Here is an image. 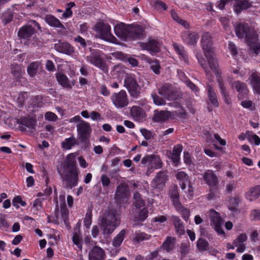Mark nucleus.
Wrapping results in <instances>:
<instances>
[{
    "label": "nucleus",
    "instance_id": "b1692460",
    "mask_svg": "<svg viewBox=\"0 0 260 260\" xmlns=\"http://www.w3.org/2000/svg\"><path fill=\"white\" fill-rule=\"evenodd\" d=\"M176 177L179 181L181 188L184 190L186 188V184L190 182L188 175L183 171L178 170L176 174Z\"/></svg>",
    "mask_w": 260,
    "mask_h": 260
},
{
    "label": "nucleus",
    "instance_id": "338daca9",
    "mask_svg": "<svg viewBox=\"0 0 260 260\" xmlns=\"http://www.w3.org/2000/svg\"><path fill=\"white\" fill-rule=\"evenodd\" d=\"M45 118L49 121H55L57 118L55 114L51 112H48L45 114Z\"/></svg>",
    "mask_w": 260,
    "mask_h": 260
},
{
    "label": "nucleus",
    "instance_id": "393cba45",
    "mask_svg": "<svg viewBox=\"0 0 260 260\" xmlns=\"http://www.w3.org/2000/svg\"><path fill=\"white\" fill-rule=\"evenodd\" d=\"M173 223L175 226L176 233L179 236L185 234V228L181 219L177 216L173 215L171 217Z\"/></svg>",
    "mask_w": 260,
    "mask_h": 260
},
{
    "label": "nucleus",
    "instance_id": "1a4fd4ad",
    "mask_svg": "<svg viewBox=\"0 0 260 260\" xmlns=\"http://www.w3.org/2000/svg\"><path fill=\"white\" fill-rule=\"evenodd\" d=\"M129 196L130 192L127 184L122 183L117 187L115 198L118 202L122 203L127 201Z\"/></svg>",
    "mask_w": 260,
    "mask_h": 260
},
{
    "label": "nucleus",
    "instance_id": "4d7b16f0",
    "mask_svg": "<svg viewBox=\"0 0 260 260\" xmlns=\"http://www.w3.org/2000/svg\"><path fill=\"white\" fill-rule=\"evenodd\" d=\"M154 103L157 106L164 105L166 104V101L162 98L159 97L155 93L152 94Z\"/></svg>",
    "mask_w": 260,
    "mask_h": 260
},
{
    "label": "nucleus",
    "instance_id": "0e129e2a",
    "mask_svg": "<svg viewBox=\"0 0 260 260\" xmlns=\"http://www.w3.org/2000/svg\"><path fill=\"white\" fill-rule=\"evenodd\" d=\"M250 216L251 219L253 220H260V210L254 209L252 210Z\"/></svg>",
    "mask_w": 260,
    "mask_h": 260
},
{
    "label": "nucleus",
    "instance_id": "72a5a7b5",
    "mask_svg": "<svg viewBox=\"0 0 260 260\" xmlns=\"http://www.w3.org/2000/svg\"><path fill=\"white\" fill-rule=\"evenodd\" d=\"M41 62L36 61L31 62L27 67V72L30 77H34L37 74L39 67L41 66Z\"/></svg>",
    "mask_w": 260,
    "mask_h": 260
},
{
    "label": "nucleus",
    "instance_id": "ea45409f",
    "mask_svg": "<svg viewBox=\"0 0 260 260\" xmlns=\"http://www.w3.org/2000/svg\"><path fill=\"white\" fill-rule=\"evenodd\" d=\"M248 80L253 89L254 88H257V86L260 83V74L258 72L252 73Z\"/></svg>",
    "mask_w": 260,
    "mask_h": 260
},
{
    "label": "nucleus",
    "instance_id": "39448f33",
    "mask_svg": "<svg viewBox=\"0 0 260 260\" xmlns=\"http://www.w3.org/2000/svg\"><path fill=\"white\" fill-rule=\"evenodd\" d=\"M62 180L66 188H72L77 186L78 182V169L58 170Z\"/></svg>",
    "mask_w": 260,
    "mask_h": 260
},
{
    "label": "nucleus",
    "instance_id": "ddd939ff",
    "mask_svg": "<svg viewBox=\"0 0 260 260\" xmlns=\"http://www.w3.org/2000/svg\"><path fill=\"white\" fill-rule=\"evenodd\" d=\"M145 36L143 28L140 25H129L127 40L141 39Z\"/></svg>",
    "mask_w": 260,
    "mask_h": 260
},
{
    "label": "nucleus",
    "instance_id": "09e8293b",
    "mask_svg": "<svg viewBox=\"0 0 260 260\" xmlns=\"http://www.w3.org/2000/svg\"><path fill=\"white\" fill-rule=\"evenodd\" d=\"M209 244L207 241L199 239L197 241V247L200 251H205L207 249Z\"/></svg>",
    "mask_w": 260,
    "mask_h": 260
},
{
    "label": "nucleus",
    "instance_id": "79ce46f5",
    "mask_svg": "<svg viewBox=\"0 0 260 260\" xmlns=\"http://www.w3.org/2000/svg\"><path fill=\"white\" fill-rule=\"evenodd\" d=\"M134 204L136 209L139 210L142 207V208L144 207L145 204L144 201L141 198L140 194L138 193L137 192L134 193Z\"/></svg>",
    "mask_w": 260,
    "mask_h": 260
},
{
    "label": "nucleus",
    "instance_id": "5701e85b",
    "mask_svg": "<svg viewBox=\"0 0 260 260\" xmlns=\"http://www.w3.org/2000/svg\"><path fill=\"white\" fill-rule=\"evenodd\" d=\"M232 86L239 92V96L240 98H242L244 95L248 94V89L246 84L244 83L236 81L233 83Z\"/></svg>",
    "mask_w": 260,
    "mask_h": 260
},
{
    "label": "nucleus",
    "instance_id": "c756f323",
    "mask_svg": "<svg viewBox=\"0 0 260 260\" xmlns=\"http://www.w3.org/2000/svg\"><path fill=\"white\" fill-rule=\"evenodd\" d=\"M34 28L31 26H24L19 30L18 36L22 38L26 39L31 37L34 34Z\"/></svg>",
    "mask_w": 260,
    "mask_h": 260
},
{
    "label": "nucleus",
    "instance_id": "49530a36",
    "mask_svg": "<svg viewBox=\"0 0 260 260\" xmlns=\"http://www.w3.org/2000/svg\"><path fill=\"white\" fill-rule=\"evenodd\" d=\"M247 236L245 233L241 234L236 239L233 241V244L235 246H239V245L242 244L243 243L247 240Z\"/></svg>",
    "mask_w": 260,
    "mask_h": 260
},
{
    "label": "nucleus",
    "instance_id": "cd10ccee",
    "mask_svg": "<svg viewBox=\"0 0 260 260\" xmlns=\"http://www.w3.org/2000/svg\"><path fill=\"white\" fill-rule=\"evenodd\" d=\"M55 48L58 52L66 54H71L73 52V48L68 43H58L55 45Z\"/></svg>",
    "mask_w": 260,
    "mask_h": 260
},
{
    "label": "nucleus",
    "instance_id": "bb28decb",
    "mask_svg": "<svg viewBox=\"0 0 260 260\" xmlns=\"http://www.w3.org/2000/svg\"><path fill=\"white\" fill-rule=\"evenodd\" d=\"M172 92V87L170 83L164 84L158 89L159 94L169 100L172 99L171 94Z\"/></svg>",
    "mask_w": 260,
    "mask_h": 260
},
{
    "label": "nucleus",
    "instance_id": "423d86ee",
    "mask_svg": "<svg viewBox=\"0 0 260 260\" xmlns=\"http://www.w3.org/2000/svg\"><path fill=\"white\" fill-rule=\"evenodd\" d=\"M207 214H208L209 216L211 225L214 230L219 236H222L225 238V233L221 227L223 221L219 214L213 209L210 210Z\"/></svg>",
    "mask_w": 260,
    "mask_h": 260
},
{
    "label": "nucleus",
    "instance_id": "13d9d810",
    "mask_svg": "<svg viewBox=\"0 0 260 260\" xmlns=\"http://www.w3.org/2000/svg\"><path fill=\"white\" fill-rule=\"evenodd\" d=\"M112 74L113 75L120 76L124 73L123 68L119 64L116 65L113 67L112 70Z\"/></svg>",
    "mask_w": 260,
    "mask_h": 260
},
{
    "label": "nucleus",
    "instance_id": "6ab92c4d",
    "mask_svg": "<svg viewBox=\"0 0 260 260\" xmlns=\"http://www.w3.org/2000/svg\"><path fill=\"white\" fill-rule=\"evenodd\" d=\"M141 47L142 49L148 50L150 53H155L159 51V44L154 40H150L147 43H141Z\"/></svg>",
    "mask_w": 260,
    "mask_h": 260
},
{
    "label": "nucleus",
    "instance_id": "69168bd1",
    "mask_svg": "<svg viewBox=\"0 0 260 260\" xmlns=\"http://www.w3.org/2000/svg\"><path fill=\"white\" fill-rule=\"evenodd\" d=\"M232 1V0H220L217 3V7L220 10H223L225 8L226 6L231 4Z\"/></svg>",
    "mask_w": 260,
    "mask_h": 260
},
{
    "label": "nucleus",
    "instance_id": "864d4df0",
    "mask_svg": "<svg viewBox=\"0 0 260 260\" xmlns=\"http://www.w3.org/2000/svg\"><path fill=\"white\" fill-rule=\"evenodd\" d=\"M140 132L146 140H151L154 138V134L147 129L142 128L140 129Z\"/></svg>",
    "mask_w": 260,
    "mask_h": 260
},
{
    "label": "nucleus",
    "instance_id": "a18cd8bd",
    "mask_svg": "<svg viewBox=\"0 0 260 260\" xmlns=\"http://www.w3.org/2000/svg\"><path fill=\"white\" fill-rule=\"evenodd\" d=\"M150 69L156 74L160 73V65L159 62L156 60H151L149 61Z\"/></svg>",
    "mask_w": 260,
    "mask_h": 260
},
{
    "label": "nucleus",
    "instance_id": "58836bf2",
    "mask_svg": "<svg viewBox=\"0 0 260 260\" xmlns=\"http://www.w3.org/2000/svg\"><path fill=\"white\" fill-rule=\"evenodd\" d=\"M151 236L143 232H136L133 235V240L136 242L149 240Z\"/></svg>",
    "mask_w": 260,
    "mask_h": 260
},
{
    "label": "nucleus",
    "instance_id": "603ef678",
    "mask_svg": "<svg viewBox=\"0 0 260 260\" xmlns=\"http://www.w3.org/2000/svg\"><path fill=\"white\" fill-rule=\"evenodd\" d=\"M92 223V213L91 211L87 212L84 220V226L89 229Z\"/></svg>",
    "mask_w": 260,
    "mask_h": 260
},
{
    "label": "nucleus",
    "instance_id": "2f4dec72",
    "mask_svg": "<svg viewBox=\"0 0 260 260\" xmlns=\"http://www.w3.org/2000/svg\"><path fill=\"white\" fill-rule=\"evenodd\" d=\"M220 93L224 99V102L229 104L230 101L229 100V93L226 89V87L222 79H218L217 80Z\"/></svg>",
    "mask_w": 260,
    "mask_h": 260
},
{
    "label": "nucleus",
    "instance_id": "c85d7f7f",
    "mask_svg": "<svg viewBox=\"0 0 260 260\" xmlns=\"http://www.w3.org/2000/svg\"><path fill=\"white\" fill-rule=\"evenodd\" d=\"M173 116L174 114L171 112L161 111L154 114L153 120L155 122H162Z\"/></svg>",
    "mask_w": 260,
    "mask_h": 260
},
{
    "label": "nucleus",
    "instance_id": "6e6d98bb",
    "mask_svg": "<svg viewBox=\"0 0 260 260\" xmlns=\"http://www.w3.org/2000/svg\"><path fill=\"white\" fill-rule=\"evenodd\" d=\"M12 204L14 207H16L18 208L19 207L20 205H21L22 206H25L26 203L25 202L22 200L20 197L17 196L13 199L12 201Z\"/></svg>",
    "mask_w": 260,
    "mask_h": 260
},
{
    "label": "nucleus",
    "instance_id": "9b49d317",
    "mask_svg": "<svg viewBox=\"0 0 260 260\" xmlns=\"http://www.w3.org/2000/svg\"><path fill=\"white\" fill-rule=\"evenodd\" d=\"M77 131L79 139L84 141L89 138L92 129L89 123L84 121L78 123L77 125Z\"/></svg>",
    "mask_w": 260,
    "mask_h": 260
},
{
    "label": "nucleus",
    "instance_id": "680f3d73",
    "mask_svg": "<svg viewBox=\"0 0 260 260\" xmlns=\"http://www.w3.org/2000/svg\"><path fill=\"white\" fill-rule=\"evenodd\" d=\"M176 106L179 108L178 110L175 112L176 115L181 117L184 118L186 115V112L183 108L179 104H176Z\"/></svg>",
    "mask_w": 260,
    "mask_h": 260
},
{
    "label": "nucleus",
    "instance_id": "0eeeda50",
    "mask_svg": "<svg viewBox=\"0 0 260 260\" xmlns=\"http://www.w3.org/2000/svg\"><path fill=\"white\" fill-rule=\"evenodd\" d=\"M94 29L102 39L113 42L115 39L111 32V26L108 24L98 22L95 25Z\"/></svg>",
    "mask_w": 260,
    "mask_h": 260
},
{
    "label": "nucleus",
    "instance_id": "f704fd0d",
    "mask_svg": "<svg viewBox=\"0 0 260 260\" xmlns=\"http://www.w3.org/2000/svg\"><path fill=\"white\" fill-rule=\"evenodd\" d=\"M169 195L175 207H179V193L176 186H173L170 190Z\"/></svg>",
    "mask_w": 260,
    "mask_h": 260
},
{
    "label": "nucleus",
    "instance_id": "f03ea898",
    "mask_svg": "<svg viewBox=\"0 0 260 260\" xmlns=\"http://www.w3.org/2000/svg\"><path fill=\"white\" fill-rule=\"evenodd\" d=\"M212 37L208 32L203 34L201 40V46L204 51L209 67L215 75L218 76V64L216 58L214 56L213 49L212 48Z\"/></svg>",
    "mask_w": 260,
    "mask_h": 260
},
{
    "label": "nucleus",
    "instance_id": "37998d69",
    "mask_svg": "<svg viewBox=\"0 0 260 260\" xmlns=\"http://www.w3.org/2000/svg\"><path fill=\"white\" fill-rule=\"evenodd\" d=\"M196 57L198 60L199 62L202 66V67L204 68L205 72H206V75L208 77V78L209 79L211 76L210 72L207 67L206 66V64L205 63V61L204 59L203 58L202 55L201 53L197 52L196 54Z\"/></svg>",
    "mask_w": 260,
    "mask_h": 260
},
{
    "label": "nucleus",
    "instance_id": "aec40b11",
    "mask_svg": "<svg viewBox=\"0 0 260 260\" xmlns=\"http://www.w3.org/2000/svg\"><path fill=\"white\" fill-rule=\"evenodd\" d=\"M130 115L136 121H141L143 120L146 116L144 110L140 107L136 106L131 107L130 109Z\"/></svg>",
    "mask_w": 260,
    "mask_h": 260
},
{
    "label": "nucleus",
    "instance_id": "c9c22d12",
    "mask_svg": "<svg viewBox=\"0 0 260 260\" xmlns=\"http://www.w3.org/2000/svg\"><path fill=\"white\" fill-rule=\"evenodd\" d=\"M78 144L76 139L74 136L69 138H66L61 143L62 147L64 149L70 150L72 147Z\"/></svg>",
    "mask_w": 260,
    "mask_h": 260
},
{
    "label": "nucleus",
    "instance_id": "4468645a",
    "mask_svg": "<svg viewBox=\"0 0 260 260\" xmlns=\"http://www.w3.org/2000/svg\"><path fill=\"white\" fill-rule=\"evenodd\" d=\"M168 180V176L165 172H159L155 176L151 183L154 189H162Z\"/></svg>",
    "mask_w": 260,
    "mask_h": 260
},
{
    "label": "nucleus",
    "instance_id": "c03bdc74",
    "mask_svg": "<svg viewBox=\"0 0 260 260\" xmlns=\"http://www.w3.org/2000/svg\"><path fill=\"white\" fill-rule=\"evenodd\" d=\"M175 208L182 215V218L187 221L189 217L190 211L187 209L183 207L181 204H180L179 207H175Z\"/></svg>",
    "mask_w": 260,
    "mask_h": 260
},
{
    "label": "nucleus",
    "instance_id": "4c0bfd02",
    "mask_svg": "<svg viewBox=\"0 0 260 260\" xmlns=\"http://www.w3.org/2000/svg\"><path fill=\"white\" fill-rule=\"evenodd\" d=\"M56 79L58 83L63 87L66 88H71L68 77L61 73H59L56 74Z\"/></svg>",
    "mask_w": 260,
    "mask_h": 260
},
{
    "label": "nucleus",
    "instance_id": "9d476101",
    "mask_svg": "<svg viewBox=\"0 0 260 260\" xmlns=\"http://www.w3.org/2000/svg\"><path fill=\"white\" fill-rule=\"evenodd\" d=\"M124 85L132 96L134 98L138 96L140 88L134 77L131 76L127 77L124 80Z\"/></svg>",
    "mask_w": 260,
    "mask_h": 260
},
{
    "label": "nucleus",
    "instance_id": "6e6552de",
    "mask_svg": "<svg viewBox=\"0 0 260 260\" xmlns=\"http://www.w3.org/2000/svg\"><path fill=\"white\" fill-rule=\"evenodd\" d=\"M112 104L117 109H122L129 104V99L124 90L113 93L111 96Z\"/></svg>",
    "mask_w": 260,
    "mask_h": 260
},
{
    "label": "nucleus",
    "instance_id": "bf43d9fd",
    "mask_svg": "<svg viewBox=\"0 0 260 260\" xmlns=\"http://www.w3.org/2000/svg\"><path fill=\"white\" fill-rule=\"evenodd\" d=\"M173 47L175 51L178 53L183 58L186 60V53L183 47H179L176 43L173 44Z\"/></svg>",
    "mask_w": 260,
    "mask_h": 260
},
{
    "label": "nucleus",
    "instance_id": "20e7f679",
    "mask_svg": "<svg viewBox=\"0 0 260 260\" xmlns=\"http://www.w3.org/2000/svg\"><path fill=\"white\" fill-rule=\"evenodd\" d=\"M235 31L239 38H244L246 42L252 43L257 40V35L254 29L244 23H237L234 25Z\"/></svg>",
    "mask_w": 260,
    "mask_h": 260
},
{
    "label": "nucleus",
    "instance_id": "a878e982",
    "mask_svg": "<svg viewBox=\"0 0 260 260\" xmlns=\"http://www.w3.org/2000/svg\"><path fill=\"white\" fill-rule=\"evenodd\" d=\"M127 233V231L126 229H122L121 230L118 234L113 238L112 240V245L115 247H119L126 237Z\"/></svg>",
    "mask_w": 260,
    "mask_h": 260
},
{
    "label": "nucleus",
    "instance_id": "8fccbe9b",
    "mask_svg": "<svg viewBox=\"0 0 260 260\" xmlns=\"http://www.w3.org/2000/svg\"><path fill=\"white\" fill-rule=\"evenodd\" d=\"M72 240L74 244L80 249H82V243L81 238L80 234L78 233L75 232L73 233Z\"/></svg>",
    "mask_w": 260,
    "mask_h": 260
},
{
    "label": "nucleus",
    "instance_id": "f257e3e1",
    "mask_svg": "<svg viewBox=\"0 0 260 260\" xmlns=\"http://www.w3.org/2000/svg\"><path fill=\"white\" fill-rule=\"evenodd\" d=\"M120 215L112 209L106 210L99 220V225L104 235H109L120 224Z\"/></svg>",
    "mask_w": 260,
    "mask_h": 260
},
{
    "label": "nucleus",
    "instance_id": "4be33fe9",
    "mask_svg": "<svg viewBox=\"0 0 260 260\" xmlns=\"http://www.w3.org/2000/svg\"><path fill=\"white\" fill-rule=\"evenodd\" d=\"M44 20L51 27L64 29V25L61 23L60 20L53 15H46L44 17Z\"/></svg>",
    "mask_w": 260,
    "mask_h": 260
},
{
    "label": "nucleus",
    "instance_id": "2eb2a0df",
    "mask_svg": "<svg viewBox=\"0 0 260 260\" xmlns=\"http://www.w3.org/2000/svg\"><path fill=\"white\" fill-rule=\"evenodd\" d=\"M129 27V25H126L122 22L119 23L114 27L115 34L121 39L127 40Z\"/></svg>",
    "mask_w": 260,
    "mask_h": 260
},
{
    "label": "nucleus",
    "instance_id": "052dcab7",
    "mask_svg": "<svg viewBox=\"0 0 260 260\" xmlns=\"http://www.w3.org/2000/svg\"><path fill=\"white\" fill-rule=\"evenodd\" d=\"M39 198L36 199L32 204L33 207L35 208L37 210H39L42 207V202L46 199L44 197H39Z\"/></svg>",
    "mask_w": 260,
    "mask_h": 260
},
{
    "label": "nucleus",
    "instance_id": "412c9836",
    "mask_svg": "<svg viewBox=\"0 0 260 260\" xmlns=\"http://www.w3.org/2000/svg\"><path fill=\"white\" fill-rule=\"evenodd\" d=\"M182 37L183 41L188 45H194L197 43L199 39V36L196 32H184Z\"/></svg>",
    "mask_w": 260,
    "mask_h": 260
},
{
    "label": "nucleus",
    "instance_id": "774afa93",
    "mask_svg": "<svg viewBox=\"0 0 260 260\" xmlns=\"http://www.w3.org/2000/svg\"><path fill=\"white\" fill-rule=\"evenodd\" d=\"M183 149V147L181 145L178 144L176 146H174L172 154H174L175 155L180 156V153L182 152Z\"/></svg>",
    "mask_w": 260,
    "mask_h": 260
},
{
    "label": "nucleus",
    "instance_id": "e2e57ef3",
    "mask_svg": "<svg viewBox=\"0 0 260 260\" xmlns=\"http://www.w3.org/2000/svg\"><path fill=\"white\" fill-rule=\"evenodd\" d=\"M101 181L104 187L108 186L111 182L110 178L105 174L102 175L101 177Z\"/></svg>",
    "mask_w": 260,
    "mask_h": 260
},
{
    "label": "nucleus",
    "instance_id": "a19ab883",
    "mask_svg": "<svg viewBox=\"0 0 260 260\" xmlns=\"http://www.w3.org/2000/svg\"><path fill=\"white\" fill-rule=\"evenodd\" d=\"M175 239L174 238L168 237L164 242L162 247L167 252H170L174 247Z\"/></svg>",
    "mask_w": 260,
    "mask_h": 260
},
{
    "label": "nucleus",
    "instance_id": "473e14b6",
    "mask_svg": "<svg viewBox=\"0 0 260 260\" xmlns=\"http://www.w3.org/2000/svg\"><path fill=\"white\" fill-rule=\"evenodd\" d=\"M67 166L63 169L72 170L78 169L76 161V155L74 153H71L67 156L66 160Z\"/></svg>",
    "mask_w": 260,
    "mask_h": 260
},
{
    "label": "nucleus",
    "instance_id": "e433bc0d",
    "mask_svg": "<svg viewBox=\"0 0 260 260\" xmlns=\"http://www.w3.org/2000/svg\"><path fill=\"white\" fill-rule=\"evenodd\" d=\"M207 90L209 99L211 103H212V104L215 107H218V102L217 99V96L212 87L210 85H208L207 87Z\"/></svg>",
    "mask_w": 260,
    "mask_h": 260
},
{
    "label": "nucleus",
    "instance_id": "7c9ffc66",
    "mask_svg": "<svg viewBox=\"0 0 260 260\" xmlns=\"http://www.w3.org/2000/svg\"><path fill=\"white\" fill-rule=\"evenodd\" d=\"M260 196V185L251 188L246 194V198L250 201L257 199Z\"/></svg>",
    "mask_w": 260,
    "mask_h": 260
},
{
    "label": "nucleus",
    "instance_id": "7ed1b4c3",
    "mask_svg": "<svg viewBox=\"0 0 260 260\" xmlns=\"http://www.w3.org/2000/svg\"><path fill=\"white\" fill-rule=\"evenodd\" d=\"M90 54L85 57L86 61L104 72L107 73L108 70L105 61L106 55L99 50L90 49Z\"/></svg>",
    "mask_w": 260,
    "mask_h": 260
},
{
    "label": "nucleus",
    "instance_id": "5fc2aeb1",
    "mask_svg": "<svg viewBox=\"0 0 260 260\" xmlns=\"http://www.w3.org/2000/svg\"><path fill=\"white\" fill-rule=\"evenodd\" d=\"M11 73L15 76L18 77L21 72V67L17 63L11 66Z\"/></svg>",
    "mask_w": 260,
    "mask_h": 260
},
{
    "label": "nucleus",
    "instance_id": "dca6fc26",
    "mask_svg": "<svg viewBox=\"0 0 260 260\" xmlns=\"http://www.w3.org/2000/svg\"><path fill=\"white\" fill-rule=\"evenodd\" d=\"M105 258L104 250L99 246H94L89 251L88 260H105Z\"/></svg>",
    "mask_w": 260,
    "mask_h": 260
},
{
    "label": "nucleus",
    "instance_id": "3c124183",
    "mask_svg": "<svg viewBox=\"0 0 260 260\" xmlns=\"http://www.w3.org/2000/svg\"><path fill=\"white\" fill-rule=\"evenodd\" d=\"M140 211L139 213L138 217H135L136 220L138 221H142L146 219L148 216V211L147 210L143 207L142 209L141 208L139 209Z\"/></svg>",
    "mask_w": 260,
    "mask_h": 260
},
{
    "label": "nucleus",
    "instance_id": "de8ad7c7",
    "mask_svg": "<svg viewBox=\"0 0 260 260\" xmlns=\"http://www.w3.org/2000/svg\"><path fill=\"white\" fill-rule=\"evenodd\" d=\"M247 135H248V140L250 143L254 142L256 145H260V138L256 135H253L250 131H247Z\"/></svg>",
    "mask_w": 260,
    "mask_h": 260
},
{
    "label": "nucleus",
    "instance_id": "a211bd4d",
    "mask_svg": "<svg viewBox=\"0 0 260 260\" xmlns=\"http://www.w3.org/2000/svg\"><path fill=\"white\" fill-rule=\"evenodd\" d=\"M19 128L21 131H25V127L29 129H34L36 125L35 119L29 117H24L19 120Z\"/></svg>",
    "mask_w": 260,
    "mask_h": 260
},
{
    "label": "nucleus",
    "instance_id": "f8f14e48",
    "mask_svg": "<svg viewBox=\"0 0 260 260\" xmlns=\"http://www.w3.org/2000/svg\"><path fill=\"white\" fill-rule=\"evenodd\" d=\"M142 165H148L151 168L160 169L162 162L160 157L157 155L151 154L145 156L141 160Z\"/></svg>",
    "mask_w": 260,
    "mask_h": 260
},
{
    "label": "nucleus",
    "instance_id": "f3484780",
    "mask_svg": "<svg viewBox=\"0 0 260 260\" xmlns=\"http://www.w3.org/2000/svg\"><path fill=\"white\" fill-rule=\"evenodd\" d=\"M203 179L206 183L210 187H214L218 183L217 177L211 170H207L204 172Z\"/></svg>",
    "mask_w": 260,
    "mask_h": 260
}]
</instances>
